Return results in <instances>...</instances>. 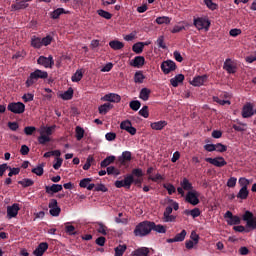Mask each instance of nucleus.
Listing matches in <instances>:
<instances>
[{
    "label": "nucleus",
    "instance_id": "1",
    "mask_svg": "<svg viewBox=\"0 0 256 256\" xmlns=\"http://www.w3.org/2000/svg\"><path fill=\"white\" fill-rule=\"evenodd\" d=\"M143 170L141 168H134L132 174H128L124 177V180H116L114 185L117 189L125 187V189H131V185L135 183L138 187H141L143 183Z\"/></svg>",
    "mask_w": 256,
    "mask_h": 256
},
{
    "label": "nucleus",
    "instance_id": "2",
    "mask_svg": "<svg viewBox=\"0 0 256 256\" xmlns=\"http://www.w3.org/2000/svg\"><path fill=\"white\" fill-rule=\"evenodd\" d=\"M153 231V224L151 221H143L136 225L134 229L135 237H147Z\"/></svg>",
    "mask_w": 256,
    "mask_h": 256
},
{
    "label": "nucleus",
    "instance_id": "3",
    "mask_svg": "<svg viewBox=\"0 0 256 256\" xmlns=\"http://www.w3.org/2000/svg\"><path fill=\"white\" fill-rule=\"evenodd\" d=\"M49 73L47 71L36 69L34 72L30 73V76L26 80V87H32L37 83L38 79H47Z\"/></svg>",
    "mask_w": 256,
    "mask_h": 256
},
{
    "label": "nucleus",
    "instance_id": "4",
    "mask_svg": "<svg viewBox=\"0 0 256 256\" xmlns=\"http://www.w3.org/2000/svg\"><path fill=\"white\" fill-rule=\"evenodd\" d=\"M193 25L198 29V31H201L205 29V31H209V27H211V22L207 18L198 17L193 19Z\"/></svg>",
    "mask_w": 256,
    "mask_h": 256
},
{
    "label": "nucleus",
    "instance_id": "5",
    "mask_svg": "<svg viewBox=\"0 0 256 256\" xmlns=\"http://www.w3.org/2000/svg\"><path fill=\"white\" fill-rule=\"evenodd\" d=\"M242 219L245 221L246 227H248V229H256V216L253 214V212L249 210L245 211Z\"/></svg>",
    "mask_w": 256,
    "mask_h": 256
},
{
    "label": "nucleus",
    "instance_id": "6",
    "mask_svg": "<svg viewBox=\"0 0 256 256\" xmlns=\"http://www.w3.org/2000/svg\"><path fill=\"white\" fill-rule=\"evenodd\" d=\"M7 109L15 115H21L25 113V104L23 102H11L8 104Z\"/></svg>",
    "mask_w": 256,
    "mask_h": 256
},
{
    "label": "nucleus",
    "instance_id": "7",
    "mask_svg": "<svg viewBox=\"0 0 256 256\" xmlns=\"http://www.w3.org/2000/svg\"><path fill=\"white\" fill-rule=\"evenodd\" d=\"M199 195L200 194L197 190H191V191L187 192L185 195L186 203L193 205V207L197 206V204L200 203Z\"/></svg>",
    "mask_w": 256,
    "mask_h": 256
},
{
    "label": "nucleus",
    "instance_id": "8",
    "mask_svg": "<svg viewBox=\"0 0 256 256\" xmlns=\"http://www.w3.org/2000/svg\"><path fill=\"white\" fill-rule=\"evenodd\" d=\"M160 69L162 70L164 75H169V73L177 69V64L173 60H166L162 62Z\"/></svg>",
    "mask_w": 256,
    "mask_h": 256
},
{
    "label": "nucleus",
    "instance_id": "9",
    "mask_svg": "<svg viewBox=\"0 0 256 256\" xmlns=\"http://www.w3.org/2000/svg\"><path fill=\"white\" fill-rule=\"evenodd\" d=\"M38 65H42V67H45L46 69H52L53 65H55V60H53V56H49L48 58L45 56H40L37 59Z\"/></svg>",
    "mask_w": 256,
    "mask_h": 256
},
{
    "label": "nucleus",
    "instance_id": "10",
    "mask_svg": "<svg viewBox=\"0 0 256 256\" xmlns=\"http://www.w3.org/2000/svg\"><path fill=\"white\" fill-rule=\"evenodd\" d=\"M223 69L229 73V75H233L237 73V63L231 60V58H227L224 62Z\"/></svg>",
    "mask_w": 256,
    "mask_h": 256
},
{
    "label": "nucleus",
    "instance_id": "11",
    "mask_svg": "<svg viewBox=\"0 0 256 256\" xmlns=\"http://www.w3.org/2000/svg\"><path fill=\"white\" fill-rule=\"evenodd\" d=\"M241 115L243 119H249L255 115V110H253V104L248 102L242 107Z\"/></svg>",
    "mask_w": 256,
    "mask_h": 256
},
{
    "label": "nucleus",
    "instance_id": "12",
    "mask_svg": "<svg viewBox=\"0 0 256 256\" xmlns=\"http://www.w3.org/2000/svg\"><path fill=\"white\" fill-rule=\"evenodd\" d=\"M49 213L52 215V217H59L61 214V208L57 205V200L56 199H51L49 202Z\"/></svg>",
    "mask_w": 256,
    "mask_h": 256
},
{
    "label": "nucleus",
    "instance_id": "13",
    "mask_svg": "<svg viewBox=\"0 0 256 256\" xmlns=\"http://www.w3.org/2000/svg\"><path fill=\"white\" fill-rule=\"evenodd\" d=\"M206 163H210V165H214V167H225L227 165V161L222 156L216 158H205Z\"/></svg>",
    "mask_w": 256,
    "mask_h": 256
},
{
    "label": "nucleus",
    "instance_id": "14",
    "mask_svg": "<svg viewBox=\"0 0 256 256\" xmlns=\"http://www.w3.org/2000/svg\"><path fill=\"white\" fill-rule=\"evenodd\" d=\"M227 220L228 225H239L241 223V218L239 216L233 215V212L227 211L224 215Z\"/></svg>",
    "mask_w": 256,
    "mask_h": 256
},
{
    "label": "nucleus",
    "instance_id": "15",
    "mask_svg": "<svg viewBox=\"0 0 256 256\" xmlns=\"http://www.w3.org/2000/svg\"><path fill=\"white\" fill-rule=\"evenodd\" d=\"M20 209L21 208H19L18 203H14L12 206H8L7 207V217L9 219H13V218L17 217V215H19Z\"/></svg>",
    "mask_w": 256,
    "mask_h": 256
},
{
    "label": "nucleus",
    "instance_id": "16",
    "mask_svg": "<svg viewBox=\"0 0 256 256\" xmlns=\"http://www.w3.org/2000/svg\"><path fill=\"white\" fill-rule=\"evenodd\" d=\"M207 79H209V76L207 75L194 77L190 82V85H193V87H201V85H205V83H207Z\"/></svg>",
    "mask_w": 256,
    "mask_h": 256
},
{
    "label": "nucleus",
    "instance_id": "17",
    "mask_svg": "<svg viewBox=\"0 0 256 256\" xmlns=\"http://www.w3.org/2000/svg\"><path fill=\"white\" fill-rule=\"evenodd\" d=\"M47 249H49V244L47 242H42L36 247L33 254L35 256H43L45 254V251H47Z\"/></svg>",
    "mask_w": 256,
    "mask_h": 256
},
{
    "label": "nucleus",
    "instance_id": "18",
    "mask_svg": "<svg viewBox=\"0 0 256 256\" xmlns=\"http://www.w3.org/2000/svg\"><path fill=\"white\" fill-rule=\"evenodd\" d=\"M131 67H135L136 69H141L143 65H145V57L143 56H136L130 62Z\"/></svg>",
    "mask_w": 256,
    "mask_h": 256
},
{
    "label": "nucleus",
    "instance_id": "19",
    "mask_svg": "<svg viewBox=\"0 0 256 256\" xmlns=\"http://www.w3.org/2000/svg\"><path fill=\"white\" fill-rule=\"evenodd\" d=\"M45 191L48 195H53L54 193H59V191H63V185L52 184L51 186H45Z\"/></svg>",
    "mask_w": 256,
    "mask_h": 256
},
{
    "label": "nucleus",
    "instance_id": "20",
    "mask_svg": "<svg viewBox=\"0 0 256 256\" xmlns=\"http://www.w3.org/2000/svg\"><path fill=\"white\" fill-rule=\"evenodd\" d=\"M102 101H108L110 103H119L121 101V96L115 93H109L102 97Z\"/></svg>",
    "mask_w": 256,
    "mask_h": 256
},
{
    "label": "nucleus",
    "instance_id": "21",
    "mask_svg": "<svg viewBox=\"0 0 256 256\" xmlns=\"http://www.w3.org/2000/svg\"><path fill=\"white\" fill-rule=\"evenodd\" d=\"M151 129H153L154 131H163V129H165V127H167V121L165 120H160L158 122H152L150 124Z\"/></svg>",
    "mask_w": 256,
    "mask_h": 256
},
{
    "label": "nucleus",
    "instance_id": "22",
    "mask_svg": "<svg viewBox=\"0 0 256 256\" xmlns=\"http://www.w3.org/2000/svg\"><path fill=\"white\" fill-rule=\"evenodd\" d=\"M151 251L147 247H140L132 252V256H149Z\"/></svg>",
    "mask_w": 256,
    "mask_h": 256
},
{
    "label": "nucleus",
    "instance_id": "23",
    "mask_svg": "<svg viewBox=\"0 0 256 256\" xmlns=\"http://www.w3.org/2000/svg\"><path fill=\"white\" fill-rule=\"evenodd\" d=\"M185 81V75L178 74L175 76V78L170 79V84L172 87H179L180 83H183Z\"/></svg>",
    "mask_w": 256,
    "mask_h": 256
},
{
    "label": "nucleus",
    "instance_id": "24",
    "mask_svg": "<svg viewBox=\"0 0 256 256\" xmlns=\"http://www.w3.org/2000/svg\"><path fill=\"white\" fill-rule=\"evenodd\" d=\"M11 7L12 9H14V11H19L21 9H27V7H29V4L24 0H16V3L12 4Z\"/></svg>",
    "mask_w": 256,
    "mask_h": 256
},
{
    "label": "nucleus",
    "instance_id": "25",
    "mask_svg": "<svg viewBox=\"0 0 256 256\" xmlns=\"http://www.w3.org/2000/svg\"><path fill=\"white\" fill-rule=\"evenodd\" d=\"M39 133H40V136L38 137L39 145H47V143H50L51 137L47 136L45 134V131L40 130Z\"/></svg>",
    "mask_w": 256,
    "mask_h": 256
},
{
    "label": "nucleus",
    "instance_id": "26",
    "mask_svg": "<svg viewBox=\"0 0 256 256\" xmlns=\"http://www.w3.org/2000/svg\"><path fill=\"white\" fill-rule=\"evenodd\" d=\"M180 187H182L184 191H194L193 183H191L187 178H183L182 181H180Z\"/></svg>",
    "mask_w": 256,
    "mask_h": 256
},
{
    "label": "nucleus",
    "instance_id": "27",
    "mask_svg": "<svg viewBox=\"0 0 256 256\" xmlns=\"http://www.w3.org/2000/svg\"><path fill=\"white\" fill-rule=\"evenodd\" d=\"M145 45H147V43L137 42L132 46V51L136 53V55H141V53H143V49L145 48Z\"/></svg>",
    "mask_w": 256,
    "mask_h": 256
},
{
    "label": "nucleus",
    "instance_id": "28",
    "mask_svg": "<svg viewBox=\"0 0 256 256\" xmlns=\"http://www.w3.org/2000/svg\"><path fill=\"white\" fill-rule=\"evenodd\" d=\"M111 109H113V105L109 102L102 104L101 106H99L98 111L100 113V115H107V113H109V111H111Z\"/></svg>",
    "mask_w": 256,
    "mask_h": 256
},
{
    "label": "nucleus",
    "instance_id": "29",
    "mask_svg": "<svg viewBox=\"0 0 256 256\" xmlns=\"http://www.w3.org/2000/svg\"><path fill=\"white\" fill-rule=\"evenodd\" d=\"M149 97H151V90L149 88H142L139 98L142 99V101H149Z\"/></svg>",
    "mask_w": 256,
    "mask_h": 256
},
{
    "label": "nucleus",
    "instance_id": "30",
    "mask_svg": "<svg viewBox=\"0 0 256 256\" xmlns=\"http://www.w3.org/2000/svg\"><path fill=\"white\" fill-rule=\"evenodd\" d=\"M109 45H110L111 49H113L114 51H119V50L123 49V47H125V44H123V42L118 41V40L110 41Z\"/></svg>",
    "mask_w": 256,
    "mask_h": 256
},
{
    "label": "nucleus",
    "instance_id": "31",
    "mask_svg": "<svg viewBox=\"0 0 256 256\" xmlns=\"http://www.w3.org/2000/svg\"><path fill=\"white\" fill-rule=\"evenodd\" d=\"M131 152L130 151H124L122 152V156L119 157V162L122 164V165H125V163L131 161L132 157H131Z\"/></svg>",
    "mask_w": 256,
    "mask_h": 256
},
{
    "label": "nucleus",
    "instance_id": "32",
    "mask_svg": "<svg viewBox=\"0 0 256 256\" xmlns=\"http://www.w3.org/2000/svg\"><path fill=\"white\" fill-rule=\"evenodd\" d=\"M55 129H57V125L43 126L41 127L40 131H44V135L50 137V135H53V133L55 132Z\"/></svg>",
    "mask_w": 256,
    "mask_h": 256
},
{
    "label": "nucleus",
    "instance_id": "33",
    "mask_svg": "<svg viewBox=\"0 0 256 256\" xmlns=\"http://www.w3.org/2000/svg\"><path fill=\"white\" fill-rule=\"evenodd\" d=\"M61 15H67V11H65L64 8H58V9L54 10L53 12H51L52 19H59V17H61Z\"/></svg>",
    "mask_w": 256,
    "mask_h": 256
},
{
    "label": "nucleus",
    "instance_id": "34",
    "mask_svg": "<svg viewBox=\"0 0 256 256\" xmlns=\"http://www.w3.org/2000/svg\"><path fill=\"white\" fill-rule=\"evenodd\" d=\"M31 46L34 47V49H41V47H43L41 38L33 36L31 38Z\"/></svg>",
    "mask_w": 256,
    "mask_h": 256
},
{
    "label": "nucleus",
    "instance_id": "35",
    "mask_svg": "<svg viewBox=\"0 0 256 256\" xmlns=\"http://www.w3.org/2000/svg\"><path fill=\"white\" fill-rule=\"evenodd\" d=\"M111 163H115V156H108V157H106L100 163V167H102V168L109 167V165H111Z\"/></svg>",
    "mask_w": 256,
    "mask_h": 256
},
{
    "label": "nucleus",
    "instance_id": "36",
    "mask_svg": "<svg viewBox=\"0 0 256 256\" xmlns=\"http://www.w3.org/2000/svg\"><path fill=\"white\" fill-rule=\"evenodd\" d=\"M18 185H21L24 188L33 187V185H35V181L29 178H25L23 180L18 181Z\"/></svg>",
    "mask_w": 256,
    "mask_h": 256
},
{
    "label": "nucleus",
    "instance_id": "37",
    "mask_svg": "<svg viewBox=\"0 0 256 256\" xmlns=\"http://www.w3.org/2000/svg\"><path fill=\"white\" fill-rule=\"evenodd\" d=\"M114 251H115V256H123L125 251H127V245L120 244L114 249Z\"/></svg>",
    "mask_w": 256,
    "mask_h": 256
},
{
    "label": "nucleus",
    "instance_id": "38",
    "mask_svg": "<svg viewBox=\"0 0 256 256\" xmlns=\"http://www.w3.org/2000/svg\"><path fill=\"white\" fill-rule=\"evenodd\" d=\"M143 81H145L143 71H136L134 74V83H143Z\"/></svg>",
    "mask_w": 256,
    "mask_h": 256
},
{
    "label": "nucleus",
    "instance_id": "39",
    "mask_svg": "<svg viewBox=\"0 0 256 256\" xmlns=\"http://www.w3.org/2000/svg\"><path fill=\"white\" fill-rule=\"evenodd\" d=\"M60 97L64 101H69V100L73 99V88H69L67 91H65L63 94H61Z\"/></svg>",
    "mask_w": 256,
    "mask_h": 256
},
{
    "label": "nucleus",
    "instance_id": "40",
    "mask_svg": "<svg viewBox=\"0 0 256 256\" xmlns=\"http://www.w3.org/2000/svg\"><path fill=\"white\" fill-rule=\"evenodd\" d=\"M152 231H156V233H167V229L165 226L161 224H155V222H152Z\"/></svg>",
    "mask_w": 256,
    "mask_h": 256
},
{
    "label": "nucleus",
    "instance_id": "41",
    "mask_svg": "<svg viewBox=\"0 0 256 256\" xmlns=\"http://www.w3.org/2000/svg\"><path fill=\"white\" fill-rule=\"evenodd\" d=\"M83 79V71L77 70L73 76L71 77V80L73 83H79Z\"/></svg>",
    "mask_w": 256,
    "mask_h": 256
},
{
    "label": "nucleus",
    "instance_id": "42",
    "mask_svg": "<svg viewBox=\"0 0 256 256\" xmlns=\"http://www.w3.org/2000/svg\"><path fill=\"white\" fill-rule=\"evenodd\" d=\"M247 197H249V190H247L246 187H242L237 194V198L238 199H247Z\"/></svg>",
    "mask_w": 256,
    "mask_h": 256
},
{
    "label": "nucleus",
    "instance_id": "43",
    "mask_svg": "<svg viewBox=\"0 0 256 256\" xmlns=\"http://www.w3.org/2000/svg\"><path fill=\"white\" fill-rule=\"evenodd\" d=\"M163 187L168 192V195H173V193H177V189L171 183H165V184H163Z\"/></svg>",
    "mask_w": 256,
    "mask_h": 256
},
{
    "label": "nucleus",
    "instance_id": "44",
    "mask_svg": "<svg viewBox=\"0 0 256 256\" xmlns=\"http://www.w3.org/2000/svg\"><path fill=\"white\" fill-rule=\"evenodd\" d=\"M247 124L243 123V122H238V125L234 124L232 126V128L235 130V131H238L240 133H243V131H247Z\"/></svg>",
    "mask_w": 256,
    "mask_h": 256
},
{
    "label": "nucleus",
    "instance_id": "45",
    "mask_svg": "<svg viewBox=\"0 0 256 256\" xmlns=\"http://www.w3.org/2000/svg\"><path fill=\"white\" fill-rule=\"evenodd\" d=\"M156 23L158 25H163V24L169 25V23H171V18L167 16L158 17L156 18Z\"/></svg>",
    "mask_w": 256,
    "mask_h": 256
},
{
    "label": "nucleus",
    "instance_id": "46",
    "mask_svg": "<svg viewBox=\"0 0 256 256\" xmlns=\"http://www.w3.org/2000/svg\"><path fill=\"white\" fill-rule=\"evenodd\" d=\"M85 137V130L81 126L76 127V139L77 141H81Z\"/></svg>",
    "mask_w": 256,
    "mask_h": 256
},
{
    "label": "nucleus",
    "instance_id": "47",
    "mask_svg": "<svg viewBox=\"0 0 256 256\" xmlns=\"http://www.w3.org/2000/svg\"><path fill=\"white\" fill-rule=\"evenodd\" d=\"M129 107L132 111H139V109H141V102L139 100H132Z\"/></svg>",
    "mask_w": 256,
    "mask_h": 256
},
{
    "label": "nucleus",
    "instance_id": "48",
    "mask_svg": "<svg viewBox=\"0 0 256 256\" xmlns=\"http://www.w3.org/2000/svg\"><path fill=\"white\" fill-rule=\"evenodd\" d=\"M185 237H187V230H182L180 233L176 234L174 239H176V243L181 241H185Z\"/></svg>",
    "mask_w": 256,
    "mask_h": 256
},
{
    "label": "nucleus",
    "instance_id": "49",
    "mask_svg": "<svg viewBox=\"0 0 256 256\" xmlns=\"http://www.w3.org/2000/svg\"><path fill=\"white\" fill-rule=\"evenodd\" d=\"M45 159H49V157H61V151L60 150H54V151H48L44 153Z\"/></svg>",
    "mask_w": 256,
    "mask_h": 256
},
{
    "label": "nucleus",
    "instance_id": "50",
    "mask_svg": "<svg viewBox=\"0 0 256 256\" xmlns=\"http://www.w3.org/2000/svg\"><path fill=\"white\" fill-rule=\"evenodd\" d=\"M97 14L100 16V17H103V19H111L113 17V14H111L110 12L108 11H105L103 9H100L97 11Z\"/></svg>",
    "mask_w": 256,
    "mask_h": 256
},
{
    "label": "nucleus",
    "instance_id": "51",
    "mask_svg": "<svg viewBox=\"0 0 256 256\" xmlns=\"http://www.w3.org/2000/svg\"><path fill=\"white\" fill-rule=\"evenodd\" d=\"M65 232L68 235H77V232L75 231V226L69 225V223L65 225Z\"/></svg>",
    "mask_w": 256,
    "mask_h": 256
},
{
    "label": "nucleus",
    "instance_id": "52",
    "mask_svg": "<svg viewBox=\"0 0 256 256\" xmlns=\"http://www.w3.org/2000/svg\"><path fill=\"white\" fill-rule=\"evenodd\" d=\"M97 225L99 226L97 229L98 233H101V235H107V226L102 222H97Z\"/></svg>",
    "mask_w": 256,
    "mask_h": 256
},
{
    "label": "nucleus",
    "instance_id": "53",
    "mask_svg": "<svg viewBox=\"0 0 256 256\" xmlns=\"http://www.w3.org/2000/svg\"><path fill=\"white\" fill-rule=\"evenodd\" d=\"M204 3L206 7H208V9H210L211 11H215L218 7L217 4L213 2V0H204Z\"/></svg>",
    "mask_w": 256,
    "mask_h": 256
},
{
    "label": "nucleus",
    "instance_id": "54",
    "mask_svg": "<svg viewBox=\"0 0 256 256\" xmlns=\"http://www.w3.org/2000/svg\"><path fill=\"white\" fill-rule=\"evenodd\" d=\"M139 115L144 117V119L149 118V106H143L142 109L139 110Z\"/></svg>",
    "mask_w": 256,
    "mask_h": 256
},
{
    "label": "nucleus",
    "instance_id": "55",
    "mask_svg": "<svg viewBox=\"0 0 256 256\" xmlns=\"http://www.w3.org/2000/svg\"><path fill=\"white\" fill-rule=\"evenodd\" d=\"M93 161H95L93 156H88V158L86 159V163L83 166L84 171H89V169H91V163Z\"/></svg>",
    "mask_w": 256,
    "mask_h": 256
},
{
    "label": "nucleus",
    "instance_id": "56",
    "mask_svg": "<svg viewBox=\"0 0 256 256\" xmlns=\"http://www.w3.org/2000/svg\"><path fill=\"white\" fill-rule=\"evenodd\" d=\"M32 173L38 175V177H41L43 173H45V170H43V165H39L36 168H33Z\"/></svg>",
    "mask_w": 256,
    "mask_h": 256
},
{
    "label": "nucleus",
    "instance_id": "57",
    "mask_svg": "<svg viewBox=\"0 0 256 256\" xmlns=\"http://www.w3.org/2000/svg\"><path fill=\"white\" fill-rule=\"evenodd\" d=\"M62 165H63V158H61V156H56V163L53 164V168L57 171L61 169Z\"/></svg>",
    "mask_w": 256,
    "mask_h": 256
},
{
    "label": "nucleus",
    "instance_id": "58",
    "mask_svg": "<svg viewBox=\"0 0 256 256\" xmlns=\"http://www.w3.org/2000/svg\"><path fill=\"white\" fill-rule=\"evenodd\" d=\"M157 46L160 48V49H167V45H165V37L163 36H160L157 41Z\"/></svg>",
    "mask_w": 256,
    "mask_h": 256
},
{
    "label": "nucleus",
    "instance_id": "59",
    "mask_svg": "<svg viewBox=\"0 0 256 256\" xmlns=\"http://www.w3.org/2000/svg\"><path fill=\"white\" fill-rule=\"evenodd\" d=\"M132 125L133 124H131V121L125 120L121 122L120 129H122L123 131H127Z\"/></svg>",
    "mask_w": 256,
    "mask_h": 256
},
{
    "label": "nucleus",
    "instance_id": "60",
    "mask_svg": "<svg viewBox=\"0 0 256 256\" xmlns=\"http://www.w3.org/2000/svg\"><path fill=\"white\" fill-rule=\"evenodd\" d=\"M91 181H93V179L91 178H84L80 181L79 185L80 187H82V189H87L89 183H91Z\"/></svg>",
    "mask_w": 256,
    "mask_h": 256
},
{
    "label": "nucleus",
    "instance_id": "61",
    "mask_svg": "<svg viewBox=\"0 0 256 256\" xmlns=\"http://www.w3.org/2000/svg\"><path fill=\"white\" fill-rule=\"evenodd\" d=\"M37 131V128L34 126H26L24 128L25 135H33Z\"/></svg>",
    "mask_w": 256,
    "mask_h": 256
},
{
    "label": "nucleus",
    "instance_id": "62",
    "mask_svg": "<svg viewBox=\"0 0 256 256\" xmlns=\"http://www.w3.org/2000/svg\"><path fill=\"white\" fill-rule=\"evenodd\" d=\"M52 41L53 37H51V35H47L46 37L41 39L42 45H44V47H47V45H51Z\"/></svg>",
    "mask_w": 256,
    "mask_h": 256
},
{
    "label": "nucleus",
    "instance_id": "63",
    "mask_svg": "<svg viewBox=\"0 0 256 256\" xmlns=\"http://www.w3.org/2000/svg\"><path fill=\"white\" fill-rule=\"evenodd\" d=\"M8 169L10 170V172L8 173V177H13V175H19V173L21 172L20 168H11L10 166H8Z\"/></svg>",
    "mask_w": 256,
    "mask_h": 256
},
{
    "label": "nucleus",
    "instance_id": "64",
    "mask_svg": "<svg viewBox=\"0 0 256 256\" xmlns=\"http://www.w3.org/2000/svg\"><path fill=\"white\" fill-rule=\"evenodd\" d=\"M216 151L218 153H225V151H227V146L223 145L222 143H217L216 144Z\"/></svg>",
    "mask_w": 256,
    "mask_h": 256
}]
</instances>
